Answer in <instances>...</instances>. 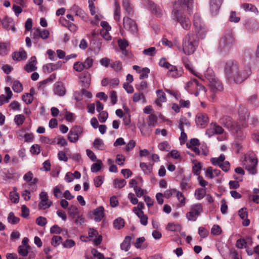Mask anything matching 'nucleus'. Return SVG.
Returning <instances> with one entry per match:
<instances>
[{
    "instance_id": "15",
    "label": "nucleus",
    "mask_w": 259,
    "mask_h": 259,
    "mask_svg": "<svg viewBox=\"0 0 259 259\" xmlns=\"http://www.w3.org/2000/svg\"><path fill=\"white\" fill-rule=\"evenodd\" d=\"M194 26L198 31V33H199V31L201 30L202 31V33H203L206 32L204 25L201 22V18L197 14H195L194 16Z\"/></svg>"
},
{
    "instance_id": "30",
    "label": "nucleus",
    "mask_w": 259,
    "mask_h": 259,
    "mask_svg": "<svg viewBox=\"0 0 259 259\" xmlns=\"http://www.w3.org/2000/svg\"><path fill=\"white\" fill-rule=\"evenodd\" d=\"M30 93H26L22 96V100L27 104H30L33 101V90L32 89H30Z\"/></svg>"
},
{
    "instance_id": "64",
    "label": "nucleus",
    "mask_w": 259,
    "mask_h": 259,
    "mask_svg": "<svg viewBox=\"0 0 259 259\" xmlns=\"http://www.w3.org/2000/svg\"><path fill=\"white\" fill-rule=\"evenodd\" d=\"M180 226L174 223H168L166 229L170 231H176L180 229Z\"/></svg>"
},
{
    "instance_id": "56",
    "label": "nucleus",
    "mask_w": 259,
    "mask_h": 259,
    "mask_svg": "<svg viewBox=\"0 0 259 259\" xmlns=\"http://www.w3.org/2000/svg\"><path fill=\"white\" fill-rule=\"evenodd\" d=\"M104 181V177L99 176L95 177L94 179V185L96 187H99L101 186Z\"/></svg>"
},
{
    "instance_id": "40",
    "label": "nucleus",
    "mask_w": 259,
    "mask_h": 259,
    "mask_svg": "<svg viewBox=\"0 0 259 259\" xmlns=\"http://www.w3.org/2000/svg\"><path fill=\"white\" fill-rule=\"evenodd\" d=\"M157 117L153 114H150L149 116H148V119H147V123L149 126H155L157 122Z\"/></svg>"
},
{
    "instance_id": "7",
    "label": "nucleus",
    "mask_w": 259,
    "mask_h": 259,
    "mask_svg": "<svg viewBox=\"0 0 259 259\" xmlns=\"http://www.w3.org/2000/svg\"><path fill=\"white\" fill-rule=\"evenodd\" d=\"M123 28L132 34H138V26L136 22L128 17H124L123 19Z\"/></svg>"
},
{
    "instance_id": "6",
    "label": "nucleus",
    "mask_w": 259,
    "mask_h": 259,
    "mask_svg": "<svg viewBox=\"0 0 259 259\" xmlns=\"http://www.w3.org/2000/svg\"><path fill=\"white\" fill-rule=\"evenodd\" d=\"M50 36V32L48 29H40L38 28H34L31 37L34 44L39 42L40 38L44 40L47 39Z\"/></svg>"
},
{
    "instance_id": "63",
    "label": "nucleus",
    "mask_w": 259,
    "mask_h": 259,
    "mask_svg": "<svg viewBox=\"0 0 259 259\" xmlns=\"http://www.w3.org/2000/svg\"><path fill=\"white\" fill-rule=\"evenodd\" d=\"M211 233L213 235H218L221 234L222 229L219 225H214L211 230Z\"/></svg>"
},
{
    "instance_id": "38",
    "label": "nucleus",
    "mask_w": 259,
    "mask_h": 259,
    "mask_svg": "<svg viewBox=\"0 0 259 259\" xmlns=\"http://www.w3.org/2000/svg\"><path fill=\"white\" fill-rule=\"evenodd\" d=\"M206 193V192L205 189L198 188L195 190L194 195L196 199L197 200H201L204 198Z\"/></svg>"
},
{
    "instance_id": "59",
    "label": "nucleus",
    "mask_w": 259,
    "mask_h": 259,
    "mask_svg": "<svg viewBox=\"0 0 259 259\" xmlns=\"http://www.w3.org/2000/svg\"><path fill=\"white\" fill-rule=\"evenodd\" d=\"M85 68L83 63L81 62H76L74 64L73 69L77 72L82 71Z\"/></svg>"
},
{
    "instance_id": "60",
    "label": "nucleus",
    "mask_w": 259,
    "mask_h": 259,
    "mask_svg": "<svg viewBox=\"0 0 259 259\" xmlns=\"http://www.w3.org/2000/svg\"><path fill=\"white\" fill-rule=\"evenodd\" d=\"M10 198L12 202L17 203L19 202V195L18 193L10 192Z\"/></svg>"
},
{
    "instance_id": "25",
    "label": "nucleus",
    "mask_w": 259,
    "mask_h": 259,
    "mask_svg": "<svg viewBox=\"0 0 259 259\" xmlns=\"http://www.w3.org/2000/svg\"><path fill=\"white\" fill-rule=\"evenodd\" d=\"M156 94L157 96V99L155 101V104L159 106H161V103L166 102V98L165 93L161 90H158L156 91Z\"/></svg>"
},
{
    "instance_id": "3",
    "label": "nucleus",
    "mask_w": 259,
    "mask_h": 259,
    "mask_svg": "<svg viewBox=\"0 0 259 259\" xmlns=\"http://www.w3.org/2000/svg\"><path fill=\"white\" fill-rule=\"evenodd\" d=\"M199 44V39L194 32L190 31L183 39L182 50L186 55L194 53Z\"/></svg>"
},
{
    "instance_id": "24",
    "label": "nucleus",
    "mask_w": 259,
    "mask_h": 259,
    "mask_svg": "<svg viewBox=\"0 0 259 259\" xmlns=\"http://www.w3.org/2000/svg\"><path fill=\"white\" fill-rule=\"evenodd\" d=\"M2 25L7 30L12 29L13 31L15 30L14 22L11 18H5L2 21Z\"/></svg>"
},
{
    "instance_id": "28",
    "label": "nucleus",
    "mask_w": 259,
    "mask_h": 259,
    "mask_svg": "<svg viewBox=\"0 0 259 259\" xmlns=\"http://www.w3.org/2000/svg\"><path fill=\"white\" fill-rule=\"evenodd\" d=\"M26 57V52L23 49H20L18 52L14 53L13 55V59L17 61L25 59Z\"/></svg>"
},
{
    "instance_id": "12",
    "label": "nucleus",
    "mask_w": 259,
    "mask_h": 259,
    "mask_svg": "<svg viewBox=\"0 0 259 259\" xmlns=\"http://www.w3.org/2000/svg\"><path fill=\"white\" fill-rule=\"evenodd\" d=\"M195 121L198 126L204 127L208 123V118L206 114L198 113L196 116Z\"/></svg>"
},
{
    "instance_id": "11",
    "label": "nucleus",
    "mask_w": 259,
    "mask_h": 259,
    "mask_svg": "<svg viewBox=\"0 0 259 259\" xmlns=\"http://www.w3.org/2000/svg\"><path fill=\"white\" fill-rule=\"evenodd\" d=\"M33 174L31 171H28L23 176V179L26 182L29 183V186L30 187L31 191H35L37 189V185L38 180L37 178H33Z\"/></svg>"
},
{
    "instance_id": "20",
    "label": "nucleus",
    "mask_w": 259,
    "mask_h": 259,
    "mask_svg": "<svg viewBox=\"0 0 259 259\" xmlns=\"http://www.w3.org/2000/svg\"><path fill=\"white\" fill-rule=\"evenodd\" d=\"M7 96L4 95L0 96V106L3 105L5 103H8L9 100L12 98L13 94L9 87H6L5 88Z\"/></svg>"
},
{
    "instance_id": "2",
    "label": "nucleus",
    "mask_w": 259,
    "mask_h": 259,
    "mask_svg": "<svg viewBox=\"0 0 259 259\" xmlns=\"http://www.w3.org/2000/svg\"><path fill=\"white\" fill-rule=\"evenodd\" d=\"M185 0H182L180 3H176L172 12V19L179 23L181 26L185 30H189L191 23L189 18L184 15L183 12L187 7L185 4Z\"/></svg>"
},
{
    "instance_id": "39",
    "label": "nucleus",
    "mask_w": 259,
    "mask_h": 259,
    "mask_svg": "<svg viewBox=\"0 0 259 259\" xmlns=\"http://www.w3.org/2000/svg\"><path fill=\"white\" fill-rule=\"evenodd\" d=\"M239 115L242 120L249 119L247 110L244 107H240L238 111Z\"/></svg>"
},
{
    "instance_id": "41",
    "label": "nucleus",
    "mask_w": 259,
    "mask_h": 259,
    "mask_svg": "<svg viewBox=\"0 0 259 259\" xmlns=\"http://www.w3.org/2000/svg\"><path fill=\"white\" fill-rule=\"evenodd\" d=\"M71 11L75 13V15L80 17L83 18L84 15V11L81 9L78 6L73 5L71 8Z\"/></svg>"
},
{
    "instance_id": "16",
    "label": "nucleus",
    "mask_w": 259,
    "mask_h": 259,
    "mask_svg": "<svg viewBox=\"0 0 259 259\" xmlns=\"http://www.w3.org/2000/svg\"><path fill=\"white\" fill-rule=\"evenodd\" d=\"M245 27L249 31H255L259 28V23L255 20H248L246 22Z\"/></svg>"
},
{
    "instance_id": "23",
    "label": "nucleus",
    "mask_w": 259,
    "mask_h": 259,
    "mask_svg": "<svg viewBox=\"0 0 259 259\" xmlns=\"http://www.w3.org/2000/svg\"><path fill=\"white\" fill-rule=\"evenodd\" d=\"M54 93L59 96H63L66 93V90L62 82H57L55 84Z\"/></svg>"
},
{
    "instance_id": "34",
    "label": "nucleus",
    "mask_w": 259,
    "mask_h": 259,
    "mask_svg": "<svg viewBox=\"0 0 259 259\" xmlns=\"http://www.w3.org/2000/svg\"><path fill=\"white\" fill-rule=\"evenodd\" d=\"M136 215L140 220V223L144 226H146L148 224V217L145 214L143 211H140L136 213Z\"/></svg>"
},
{
    "instance_id": "35",
    "label": "nucleus",
    "mask_w": 259,
    "mask_h": 259,
    "mask_svg": "<svg viewBox=\"0 0 259 259\" xmlns=\"http://www.w3.org/2000/svg\"><path fill=\"white\" fill-rule=\"evenodd\" d=\"M131 238L129 236H126L124 241L120 245V248L122 250L125 251L129 249L131 245Z\"/></svg>"
},
{
    "instance_id": "4",
    "label": "nucleus",
    "mask_w": 259,
    "mask_h": 259,
    "mask_svg": "<svg viewBox=\"0 0 259 259\" xmlns=\"http://www.w3.org/2000/svg\"><path fill=\"white\" fill-rule=\"evenodd\" d=\"M220 122L225 127L229 128L237 137L242 138L243 137V134L240 126L236 122H233L229 116H223L220 119Z\"/></svg>"
},
{
    "instance_id": "36",
    "label": "nucleus",
    "mask_w": 259,
    "mask_h": 259,
    "mask_svg": "<svg viewBox=\"0 0 259 259\" xmlns=\"http://www.w3.org/2000/svg\"><path fill=\"white\" fill-rule=\"evenodd\" d=\"M95 148L99 150H103L105 149V145L103 140L100 138H96L93 143Z\"/></svg>"
},
{
    "instance_id": "52",
    "label": "nucleus",
    "mask_w": 259,
    "mask_h": 259,
    "mask_svg": "<svg viewBox=\"0 0 259 259\" xmlns=\"http://www.w3.org/2000/svg\"><path fill=\"white\" fill-rule=\"evenodd\" d=\"M84 76L83 78H81V82L83 83L85 88H87L89 86L91 83V77L89 74L88 73H84Z\"/></svg>"
},
{
    "instance_id": "19",
    "label": "nucleus",
    "mask_w": 259,
    "mask_h": 259,
    "mask_svg": "<svg viewBox=\"0 0 259 259\" xmlns=\"http://www.w3.org/2000/svg\"><path fill=\"white\" fill-rule=\"evenodd\" d=\"M167 69H168V75L172 77L177 78L182 74V71L181 69L178 70L176 66L170 65Z\"/></svg>"
},
{
    "instance_id": "22",
    "label": "nucleus",
    "mask_w": 259,
    "mask_h": 259,
    "mask_svg": "<svg viewBox=\"0 0 259 259\" xmlns=\"http://www.w3.org/2000/svg\"><path fill=\"white\" fill-rule=\"evenodd\" d=\"M149 8L151 12L157 17H160L163 14L162 9L152 2H149Z\"/></svg>"
},
{
    "instance_id": "27",
    "label": "nucleus",
    "mask_w": 259,
    "mask_h": 259,
    "mask_svg": "<svg viewBox=\"0 0 259 259\" xmlns=\"http://www.w3.org/2000/svg\"><path fill=\"white\" fill-rule=\"evenodd\" d=\"M210 86L213 89L214 91H221L223 90V85L222 83L217 78H215L212 81L210 82Z\"/></svg>"
},
{
    "instance_id": "21",
    "label": "nucleus",
    "mask_w": 259,
    "mask_h": 259,
    "mask_svg": "<svg viewBox=\"0 0 259 259\" xmlns=\"http://www.w3.org/2000/svg\"><path fill=\"white\" fill-rule=\"evenodd\" d=\"M36 64V57L35 56L31 57L25 66V70L28 72L35 70L36 69V67L35 66Z\"/></svg>"
},
{
    "instance_id": "10",
    "label": "nucleus",
    "mask_w": 259,
    "mask_h": 259,
    "mask_svg": "<svg viewBox=\"0 0 259 259\" xmlns=\"http://www.w3.org/2000/svg\"><path fill=\"white\" fill-rule=\"evenodd\" d=\"M82 133V128L80 126H75L69 131L68 139L71 143H75L78 140L79 135Z\"/></svg>"
},
{
    "instance_id": "55",
    "label": "nucleus",
    "mask_w": 259,
    "mask_h": 259,
    "mask_svg": "<svg viewBox=\"0 0 259 259\" xmlns=\"http://www.w3.org/2000/svg\"><path fill=\"white\" fill-rule=\"evenodd\" d=\"M140 73H141L139 76L140 79L146 78L148 77V74L150 73V69L147 67L144 68L141 70Z\"/></svg>"
},
{
    "instance_id": "46",
    "label": "nucleus",
    "mask_w": 259,
    "mask_h": 259,
    "mask_svg": "<svg viewBox=\"0 0 259 259\" xmlns=\"http://www.w3.org/2000/svg\"><path fill=\"white\" fill-rule=\"evenodd\" d=\"M12 89L15 92L20 93L23 90L22 84L18 80L13 82Z\"/></svg>"
},
{
    "instance_id": "49",
    "label": "nucleus",
    "mask_w": 259,
    "mask_h": 259,
    "mask_svg": "<svg viewBox=\"0 0 259 259\" xmlns=\"http://www.w3.org/2000/svg\"><path fill=\"white\" fill-rule=\"evenodd\" d=\"M140 166L145 174H149L151 172L152 169V166L147 165L144 162L140 163Z\"/></svg>"
},
{
    "instance_id": "13",
    "label": "nucleus",
    "mask_w": 259,
    "mask_h": 259,
    "mask_svg": "<svg viewBox=\"0 0 259 259\" xmlns=\"http://www.w3.org/2000/svg\"><path fill=\"white\" fill-rule=\"evenodd\" d=\"M62 62L58 61L56 63H49L43 66V70L45 72L51 73V72L58 70L61 68Z\"/></svg>"
},
{
    "instance_id": "58",
    "label": "nucleus",
    "mask_w": 259,
    "mask_h": 259,
    "mask_svg": "<svg viewBox=\"0 0 259 259\" xmlns=\"http://www.w3.org/2000/svg\"><path fill=\"white\" fill-rule=\"evenodd\" d=\"M93 63L94 59L91 57H88L83 63L85 69H88L93 66Z\"/></svg>"
},
{
    "instance_id": "8",
    "label": "nucleus",
    "mask_w": 259,
    "mask_h": 259,
    "mask_svg": "<svg viewBox=\"0 0 259 259\" xmlns=\"http://www.w3.org/2000/svg\"><path fill=\"white\" fill-rule=\"evenodd\" d=\"M202 211L203 208L201 204L198 203L193 205L190 211L186 214V217L189 221H195Z\"/></svg>"
},
{
    "instance_id": "17",
    "label": "nucleus",
    "mask_w": 259,
    "mask_h": 259,
    "mask_svg": "<svg viewBox=\"0 0 259 259\" xmlns=\"http://www.w3.org/2000/svg\"><path fill=\"white\" fill-rule=\"evenodd\" d=\"M104 208L103 206H100L96 208L93 211V214L95 216L94 220L96 222H100L104 217Z\"/></svg>"
},
{
    "instance_id": "54",
    "label": "nucleus",
    "mask_w": 259,
    "mask_h": 259,
    "mask_svg": "<svg viewBox=\"0 0 259 259\" xmlns=\"http://www.w3.org/2000/svg\"><path fill=\"white\" fill-rule=\"evenodd\" d=\"M196 87H197V90L194 94L196 96H198L200 94H201L203 95H205L206 90L204 87L199 84L198 83V86H196Z\"/></svg>"
},
{
    "instance_id": "47",
    "label": "nucleus",
    "mask_w": 259,
    "mask_h": 259,
    "mask_svg": "<svg viewBox=\"0 0 259 259\" xmlns=\"http://www.w3.org/2000/svg\"><path fill=\"white\" fill-rule=\"evenodd\" d=\"M97 163H94L91 166V170L93 172H97L101 169L103 163L101 160H97Z\"/></svg>"
},
{
    "instance_id": "62",
    "label": "nucleus",
    "mask_w": 259,
    "mask_h": 259,
    "mask_svg": "<svg viewBox=\"0 0 259 259\" xmlns=\"http://www.w3.org/2000/svg\"><path fill=\"white\" fill-rule=\"evenodd\" d=\"M229 19L231 22L237 23L240 21V18L239 17L237 16L236 13L235 12L231 11Z\"/></svg>"
},
{
    "instance_id": "32",
    "label": "nucleus",
    "mask_w": 259,
    "mask_h": 259,
    "mask_svg": "<svg viewBox=\"0 0 259 259\" xmlns=\"http://www.w3.org/2000/svg\"><path fill=\"white\" fill-rule=\"evenodd\" d=\"M225 159V156L222 154L219 157H213L210 159V162L213 165L220 166Z\"/></svg>"
},
{
    "instance_id": "43",
    "label": "nucleus",
    "mask_w": 259,
    "mask_h": 259,
    "mask_svg": "<svg viewBox=\"0 0 259 259\" xmlns=\"http://www.w3.org/2000/svg\"><path fill=\"white\" fill-rule=\"evenodd\" d=\"M204 75L206 78L209 81V82L216 78L214 75V72L210 68H208L206 70Z\"/></svg>"
},
{
    "instance_id": "61",
    "label": "nucleus",
    "mask_w": 259,
    "mask_h": 259,
    "mask_svg": "<svg viewBox=\"0 0 259 259\" xmlns=\"http://www.w3.org/2000/svg\"><path fill=\"white\" fill-rule=\"evenodd\" d=\"M36 223L39 226L44 227L47 223V220L46 218L39 217L36 219Z\"/></svg>"
},
{
    "instance_id": "42",
    "label": "nucleus",
    "mask_w": 259,
    "mask_h": 259,
    "mask_svg": "<svg viewBox=\"0 0 259 259\" xmlns=\"http://www.w3.org/2000/svg\"><path fill=\"white\" fill-rule=\"evenodd\" d=\"M52 204V202L50 200H40L38 204V208L40 209H46L50 207Z\"/></svg>"
},
{
    "instance_id": "50",
    "label": "nucleus",
    "mask_w": 259,
    "mask_h": 259,
    "mask_svg": "<svg viewBox=\"0 0 259 259\" xmlns=\"http://www.w3.org/2000/svg\"><path fill=\"white\" fill-rule=\"evenodd\" d=\"M25 120V116L22 114L16 115L14 117V121L15 123L18 126L23 124Z\"/></svg>"
},
{
    "instance_id": "57",
    "label": "nucleus",
    "mask_w": 259,
    "mask_h": 259,
    "mask_svg": "<svg viewBox=\"0 0 259 259\" xmlns=\"http://www.w3.org/2000/svg\"><path fill=\"white\" fill-rule=\"evenodd\" d=\"M156 49L155 47H151L144 50L143 53L144 55L149 56H153L155 54Z\"/></svg>"
},
{
    "instance_id": "14",
    "label": "nucleus",
    "mask_w": 259,
    "mask_h": 259,
    "mask_svg": "<svg viewBox=\"0 0 259 259\" xmlns=\"http://www.w3.org/2000/svg\"><path fill=\"white\" fill-rule=\"evenodd\" d=\"M224 0H209V8L212 14H217L219 11Z\"/></svg>"
},
{
    "instance_id": "45",
    "label": "nucleus",
    "mask_w": 259,
    "mask_h": 259,
    "mask_svg": "<svg viewBox=\"0 0 259 259\" xmlns=\"http://www.w3.org/2000/svg\"><path fill=\"white\" fill-rule=\"evenodd\" d=\"M126 183L124 179H115L114 181V186L116 188L121 189L126 185Z\"/></svg>"
},
{
    "instance_id": "18",
    "label": "nucleus",
    "mask_w": 259,
    "mask_h": 259,
    "mask_svg": "<svg viewBox=\"0 0 259 259\" xmlns=\"http://www.w3.org/2000/svg\"><path fill=\"white\" fill-rule=\"evenodd\" d=\"M221 174L219 169H213L212 167H208L205 171V176L209 179L219 177Z\"/></svg>"
},
{
    "instance_id": "33",
    "label": "nucleus",
    "mask_w": 259,
    "mask_h": 259,
    "mask_svg": "<svg viewBox=\"0 0 259 259\" xmlns=\"http://www.w3.org/2000/svg\"><path fill=\"white\" fill-rule=\"evenodd\" d=\"M122 6L127 14L132 16L133 14V9L131 6L129 0H123Z\"/></svg>"
},
{
    "instance_id": "5",
    "label": "nucleus",
    "mask_w": 259,
    "mask_h": 259,
    "mask_svg": "<svg viewBox=\"0 0 259 259\" xmlns=\"http://www.w3.org/2000/svg\"><path fill=\"white\" fill-rule=\"evenodd\" d=\"M235 43V38L233 35L232 32L230 30L227 31L221 39L219 49L222 52H227L232 48Z\"/></svg>"
},
{
    "instance_id": "26",
    "label": "nucleus",
    "mask_w": 259,
    "mask_h": 259,
    "mask_svg": "<svg viewBox=\"0 0 259 259\" xmlns=\"http://www.w3.org/2000/svg\"><path fill=\"white\" fill-rule=\"evenodd\" d=\"M241 7L245 12L249 11L250 12L254 13L255 14H258V11L256 7L251 4L244 3L241 5Z\"/></svg>"
},
{
    "instance_id": "53",
    "label": "nucleus",
    "mask_w": 259,
    "mask_h": 259,
    "mask_svg": "<svg viewBox=\"0 0 259 259\" xmlns=\"http://www.w3.org/2000/svg\"><path fill=\"white\" fill-rule=\"evenodd\" d=\"M158 147L159 150L161 151H168L170 149V147L168 143L166 142H163L159 144Z\"/></svg>"
},
{
    "instance_id": "29",
    "label": "nucleus",
    "mask_w": 259,
    "mask_h": 259,
    "mask_svg": "<svg viewBox=\"0 0 259 259\" xmlns=\"http://www.w3.org/2000/svg\"><path fill=\"white\" fill-rule=\"evenodd\" d=\"M114 18L116 21L120 19V7L117 0H114Z\"/></svg>"
},
{
    "instance_id": "1",
    "label": "nucleus",
    "mask_w": 259,
    "mask_h": 259,
    "mask_svg": "<svg viewBox=\"0 0 259 259\" xmlns=\"http://www.w3.org/2000/svg\"><path fill=\"white\" fill-rule=\"evenodd\" d=\"M224 72L229 80L238 83L250 75L251 70L248 66H240L236 61L229 60L226 63Z\"/></svg>"
},
{
    "instance_id": "51",
    "label": "nucleus",
    "mask_w": 259,
    "mask_h": 259,
    "mask_svg": "<svg viewBox=\"0 0 259 259\" xmlns=\"http://www.w3.org/2000/svg\"><path fill=\"white\" fill-rule=\"evenodd\" d=\"M176 194L177 199L181 204V206H184L186 204V198L185 197L184 195L182 192L177 190Z\"/></svg>"
},
{
    "instance_id": "48",
    "label": "nucleus",
    "mask_w": 259,
    "mask_h": 259,
    "mask_svg": "<svg viewBox=\"0 0 259 259\" xmlns=\"http://www.w3.org/2000/svg\"><path fill=\"white\" fill-rule=\"evenodd\" d=\"M114 227L117 229H120L124 226V221L121 218L116 219L113 223Z\"/></svg>"
},
{
    "instance_id": "9",
    "label": "nucleus",
    "mask_w": 259,
    "mask_h": 259,
    "mask_svg": "<svg viewBox=\"0 0 259 259\" xmlns=\"http://www.w3.org/2000/svg\"><path fill=\"white\" fill-rule=\"evenodd\" d=\"M257 160L256 158H252L250 156H245L244 160L245 168L248 170L249 174L254 175L256 173V165Z\"/></svg>"
},
{
    "instance_id": "44",
    "label": "nucleus",
    "mask_w": 259,
    "mask_h": 259,
    "mask_svg": "<svg viewBox=\"0 0 259 259\" xmlns=\"http://www.w3.org/2000/svg\"><path fill=\"white\" fill-rule=\"evenodd\" d=\"M8 221L11 224H16L19 222L20 219L16 217L14 213L11 212L8 215Z\"/></svg>"
},
{
    "instance_id": "37",
    "label": "nucleus",
    "mask_w": 259,
    "mask_h": 259,
    "mask_svg": "<svg viewBox=\"0 0 259 259\" xmlns=\"http://www.w3.org/2000/svg\"><path fill=\"white\" fill-rule=\"evenodd\" d=\"M30 249V246L20 245L18 248V252L19 255L22 256H26L28 255V251Z\"/></svg>"
},
{
    "instance_id": "31",
    "label": "nucleus",
    "mask_w": 259,
    "mask_h": 259,
    "mask_svg": "<svg viewBox=\"0 0 259 259\" xmlns=\"http://www.w3.org/2000/svg\"><path fill=\"white\" fill-rule=\"evenodd\" d=\"M183 61L185 67L189 70L194 75L199 76L198 73L193 69L192 65L190 61L187 58H184L183 59Z\"/></svg>"
}]
</instances>
